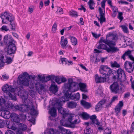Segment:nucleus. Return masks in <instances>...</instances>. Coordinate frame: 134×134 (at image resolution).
<instances>
[{"instance_id": "obj_1", "label": "nucleus", "mask_w": 134, "mask_h": 134, "mask_svg": "<svg viewBox=\"0 0 134 134\" xmlns=\"http://www.w3.org/2000/svg\"><path fill=\"white\" fill-rule=\"evenodd\" d=\"M77 84V83L73 82V79L71 78L68 79V83L64 84V86L66 90H67L66 91L65 90L63 91L64 96L65 99L66 97L68 98V101L69 98L75 101L79 100L80 95L79 93L76 94L72 93V92H74L77 90L75 89Z\"/></svg>"}, {"instance_id": "obj_2", "label": "nucleus", "mask_w": 134, "mask_h": 134, "mask_svg": "<svg viewBox=\"0 0 134 134\" xmlns=\"http://www.w3.org/2000/svg\"><path fill=\"white\" fill-rule=\"evenodd\" d=\"M18 85H20V87H17L15 88H13L11 85H9L6 84L4 85L2 87V90L5 93L7 94L9 96V99L16 100L17 99L15 96L12 95L10 92H15L19 96H21L25 93L26 91L24 89L23 86L24 85L21 86L19 83V80L17 81Z\"/></svg>"}, {"instance_id": "obj_3", "label": "nucleus", "mask_w": 134, "mask_h": 134, "mask_svg": "<svg viewBox=\"0 0 134 134\" xmlns=\"http://www.w3.org/2000/svg\"><path fill=\"white\" fill-rule=\"evenodd\" d=\"M0 17L2 19V22L3 24H7L8 22H10L12 26V30L14 31L15 30V24L13 22L15 18L12 14L5 11L2 14Z\"/></svg>"}, {"instance_id": "obj_4", "label": "nucleus", "mask_w": 134, "mask_h": 134, "mask_svg": "<svg viewBox=\"0 0 134 134\" xmlns=\"http://www.w3.org/2000/svg\"><path fill=\"white\" fill-rule=\"evenodd\" d=\"M109 53H114L119 51L117 47H115L116 42L118 39V35L115 31L109 33Z\"/></svg>"}, {"instance_id": "obj_5", "label": "nucleus", "mask_w": 134, "mask_h": 134, "mask_svg": "<svg viewBox=\"0 0 134 134\" xmlns=\"http://www.w3.org/2000/svg\"><path fill=\"white\" fill-rule=\"evenodd\" d=\"M19 79V83L20 85H24V86H28L29 85V79L34 80L35 79V77L32 76L31 75H29L26 72H24L21 75L18 76Z\"/></svg>"}, {"instance_id": "obj_6", "label": "nucleus", "mask_w": 134, "mask_h": 134, "mask_svg": "<svg viewBox=\"0 0 134 134\" xmlns=\"http://www.w3.org/2000/svg\"><path fill=\"white\" fill-rule=\"evenodd\" d=\"M109 34L107 35L106 39H105L103 37H101L99 41V44L98 45L97 48L99 49L105 50L108 52L109 53V48L107 46H109Z\"/></svg>"}, {"instance_id": "obj_7", "label": "nucleus", "mask_w": 134, "mask_h": 134, "mask_svg": "<svg viewBox=\"0 0 134 134\" xmlns=\"http://www.w3.org/2000/svg\"><path fill=\"white\" fill-rule=\"evenodd\" d=\"M117 74V79H119L120 75H122V74L124 75V78L125 79V74L124 71L121 69H118L116 71L113 69H111L109 68V76L113 75L112 78L113 79H116V76L114 74Z\"/></svg>"}, {"instance_id": "obj_8", "label": "nucleus", "mask_w": 134, "mask_h": 134, "mask_svg": "<svg viewBox=\"0 0 134 134\" xmlns=\"http://www.w3.org/2000/svg\"><path fill=\"white\" fill-rule=\"evenodd\" d=\"M8 46L7 51V54L11 55L14 54L16 51V48L15 43L10 44Z\"/></svg>"}, {"instance_id": "obj_9", "label": "nucleus", "mask_w": 134, "mask_h": 134, "mask_svg": "<svg viewBox=\"0 0 134 134\" xmlns=\"http://www.w3.org/2000/svg\"><path fill=\"white\" fill-rule=\"evenodd\" d=\"M32 104H30V105H31ZM18 107L16 109L15 111L16 110H19L23 112H25L26 111H29V108H30V104H24V105H16Z\"/></svg>"}, {"instance_id": "obj_10", "label": "nucleus", "mask_w": 134, "mask_h": 134, "mask_svg": "<svg viewBox=\"0 0 134 134\" xmlns=\"http://www.w3.org/2000/svg\"><path fill=\"white\" fill-rule=\"evenodd\" d=\"M4 41L5 44L8 46L10 44L14 43L16 42L12 36L9 35H7L4 36Z\"/></svg>"}, {"instance_id": "obj_11", "label": "nucleus", "mask_w": 134, "mask_h": 134, "mask_svg": "<svg viewBox=\"0 0 134 134\" xmlns=\"http://www.w3.org/2000/svg\"><path fill=\"white\" fill-rule=\"evenodd\" d=\"M110 88L112 92L115 94L118 93L119 89V85L118 82H114L110 86Z\"/></svg>"}, {"instance_id": "obj_12", "label": "nucleus", "mask_w": 134, "mask_h": 134, "mask_svg": "<svg viewBox=\"0 0 134 134\" xmlns=\"http://www.w3.org/2000/svg\"><path fill=\"white\" fill-rule=\"evenodd\" d=\"M68 101V98L66 97L65 98L64 96H62L61 97L59 98L57 100L55 103V105L57 106V108L58 109V108H62V102H65L66 101Z\"/></svg>"}, {"instance_id": "obj_13", "label": "nucleus", "mask_w": 134, "mask_h": 134, "mask_svg": "<svg viewBox=\"0 0 134 134\" xmlns=\"http://www.w3.org/2000/svg\"><path fill=\"white\" fill-rule=\"evenodd\" d=\"M133 51V50H130L128 49L127 51L125 52V53L122 55L121 57V58L125 60L126 59L125 56H127L128 58L131 60H133L134 59V57H133L131 54V52Z\"/></svg>"}, {"instance_id": "obj_14", "label": "nucleus", "mask_w": 134, "mask_h": 134, "mask_svg": "<svg viewBox=\"0 0 134 134\" xmlns=\"http://www.w3.org/2000/svg\"><path fill=\"white\" fill-rule=\"evenodd\" d=\"M106 101L107 100L105 98H104L99 101L95 107L96 111H98L101 110L103 107V105L104 104Z\"/></svg>"}, {"instance_id": "obj_15", "label": "nucleus", "mask_w": 134, "mask_h": 134, "mask_svg": "<svg viewBox=\"0 0 134 134\" xmlns=\"http://www.w3.org/2000/svg\"><path fill=\"white\" fill-rule=\"evenodd\" d=\"M95 81L96 83L104 82L107 79L104 77H99L97 74L95 75Z\"/></svg>"}, {"instance_id": "obj_16", "label": "nucleus", "mask_w": 134, "mask_h": 134, "mask_svg": "<svg viewBox=\"0 0 134 134\" xmlns=\"http://www.w3.org/2000/svg\"><path fill=\"white\" fill-rule=\"evenodd\" d=\"M4 104L5 106L14 111H15L16 109H17V108L18 107L16 105H14L12 104L11 102L10 101H8L6 102H5Z\"/></svg>"}, {"instance_id": "obj_17", "label": "nucleus", "mask_w": 134, "mask_h": 134, "mask_svg": "<svg viewBox=\"0 0 134 134\" xmlns=\"http://www.w3.org/2000/svg\"><path fill=\"white\" fill-rule=\"evenodd\" d=\"M49 113L51 115V116L50 117V119L51 120L54 121V119H53V118H54L57 115L55 108L54 107L51 108L49 111Z\"/></svg>"}, {"instance_id": "obj_18", "label": "nucleus", "mask_w": 134, "mask_h": 134, "mask_svg": "<svg viewBox=\"0 0 134 134\" xmlns=\"http://www.w3.org/2000/svg\"><path fill=\"white\" fill-rule=\"evenodd\" d=\"M90 118L92 122H91L90 124H96L98 126H100V123L98 122V120L97 119V117L95 115H93L91 116H90Z\"/></svg>"}, {"instance_id": "obj_19", "label": "nucleus", "mask_w": 134, "mask_h": 134, "mask_svg": "<svg viewBox=\"0 0 134 134\" xmlns=\"http://www.w3.org/2000/svg\"><path fill=\"white\" fill-rule=\"evenodd\" d=\"M50 90L53 93H55L58 91V88L55 83L52 82L50 88Z\"/></svg>"}, {"instance_id": "obj_20", "label": "nucleus", "mask_w": 134, "mask_h": 134, "mask_svg": "<svg viewBox=\"0 0 134 134\" xmlns=\"http://www.w3.org/2000/svg\"><path fill=\"white\" fill-rule=\"evenodd\" d=\"M58 110L59 113L62 115L63 118H65L69 114L67 111V110L64 108H58Z\"/></svg>"}, {"instance_id": "obj_21", "label": "nucleus", "mask_w": 134, "mask_h": 134, "mask_svg": "<svg viewBox=\"0 0 134 134\" xmlns=\"http://www.w3.org/2000/svg\"><path fill=\"white\" fill-rule=\"evenodd\" d=\"M27 96H25L24 94H23L20 96L22 99V102H24V104H28V103H29V104L30 105V104H32V102L27 98Z\"/></svg>"}, {"instance_id": "obj_22", "label": "nucleus", "mask_w": 134, "mask_h": 134, "mask_svg": "<svg viewBox=\"0 0 134 134\" xmlns=\"http://www.w3.org/2000/svg\"><path fill=\"white\" fill-rule=\"evenodd\" d=\"M11 119L12 121L16 123H18L20 120L18 115L14 113H12Z\"/></svg>"}, {"instance_id": "obj_23", "label": "nucleus", "mask_w": 134, "mask_h": 134, "mask_svg": "<svg viewBox=\"0 0 134 134\" xmlns=\"http://www.w3.org/2000/svg\"><path fill=\"white\" fill-rule=\"evenodd\" d=\"M44 134H59L58 130L53 128H51L49 131H46L44 132Z\"/></svg>"}, {"instance_id": "obj_24", "label": "nucleus", "mask_w": 134, "mask_h": 134, "mask_svg": "<svg viewBox=\"0 0 134 134\" xmlns=\"http://www.w3.org/2000/svg\"><path fill=\"white\" fill-rule=\"evenodd\" d=\"M13 122L12 121L5 120V125H6L8 128L14 130L15 127L13 126Z\"/></svg>"}, {"instance_id": "obj_25", "label": "nucleus", "mask_w": 134, "mask_h": 134, "mask_svg": "<svg viewBox=\"0 0 134 134\" xmlns=\"http://www.w3.org/2000/svg\"><path fill=\"white\" fill-rule=\"evenodd\" d=\"M61 41L60 43L62 47H65L68 43V40L66 38L64 39V36H62L61 37Z\"/></svg>"}, {"instance_id": "obj_26", "label": "nucleus", "mask_w": 134, "mask_h": 134, "mask_svg": "<svg viewBox=\"0 0 134 134\" xmlns=\"http://www.w3.org/2000/svg\"><path fill=\"white\" fill-rule=\"evenodd\" d=\"M29 112L30 115H35L37 114V111L34 108L33 103H32L31 105H30L29 108Z\"/></svg>"}, {"instance_id": "obj_27", "label": "nucleus", "mask_w": 134, "mask_h": 134, "mask_svg": "<svg viewBox=\"0 0 134 134\" xmlns=\"http://www.w3.org/2000/svg\"><path fill=\"white\" fill-rule=\"evenodd\" d=\"M77 103L73 101L69 102L67 103V106L69 108L72 109L76 108Z\"/></svg>"}, {"instance_id": "obj_28", "label": "nucleus", "mask_w": 134, "mask_h": 134, "mask_svg": "<svg viewBox=\"0 0 134 134\" xmlns=\"http://www.w3.org/2000/svg\"><path fill=\"white\" fill-rule=\"evenodd\" d=\"M81 104L87 109H88L91 107L90 103L87 102L83 100H81Z\"/></svg>"}, {"instance_id": "obj_29", "label": "nucleus", "mask_w": 134, "mask_h": 134, "mask_svg": "<svg viewBox=\"0 0 134 134\" xmlns=\"http://www.w3.org/2000/svg\"><path fill=\"white\" fill-rule=\"evenodd\" d=\"M60 122L61 124L64 126L71 127V128H74L75 127V124L71 123V124H69L67 123H66L65 121L63 120H60Z\"/></svg>"}, {"instance_id": "obj_30", "label": "nucleus", "mask_w": 134, "mask_h": 134, "mask_svg": "<svg viewBox=\"0 0 134 134\" xmlns=\"http://www.w3.org/2000/svg\"><path fill=\"white\" fill-rule=\"evenodd\" d=\"M79 116L83 120H87L90 118L89 115L85 112H83L82 113L80 114Z\"/></svg>"}, {"instance_id": "obj_31", "label": "nucleus", "mask_w": 134, "mask_h": 134, "mask_svg": "<svg viewBox=\"0 0 134 134\" xmlns=\"http://www.w3.org/2000/svg\"><path fill=\"white\" fill-rule=\"evenodd\" d=\"M19 129L18 130H21L22 132V131H24L26 130L27 129V126L26 125L22 123H20L19 125Z\"/></svg>"}, {"instance_id": "obj_32", "label": "nucleus", "mask_w": 134, "mask_h": 134, "mask_svg": "<svg viewBox=\"0 0 134 134\" xmlns=\"http://www.w3.org/2000/svg\"><path fill=\"white\" fill-rule=\"evenodd\" d=\"M38 78L42 83L46 82L48 81L47 79H46V77H45L44 76H42L40 75H38Z\"/></svg>"}, {"instance_id": "obj_33", "label": "nucleus", "mask_w": 134, "mask_h": 134, "mask_svg": "<svg viewBox=\"0 0 134 134\" xmlns=\"http://www.w3.org/2000/svg\"><path fill=\"white\" fill-rule=\"evenodd\" d=\"M4 56L3 54H0V66L1 67H3L4 66V64L5 63V60L4 59Z\"/></svg>"}, {"instance_id": "obj_34", "label": "nucleus", "mask_w": 134, "mask_h": 134, "mask_svg": "<svg viewBox=\"0 0 134 134\" xmlns=\"http://www.w3.org/2000/svg\"><path fill=\"white\" fill-rule=\"evenodd\" d=\"M133 42L132 41V40L130 38H127V42L126 43V44L127 46H130V47L132 48V49H133Z\"/></svg>"}, {"instance_id": "obj_35", "label": "nucleus", "mask_w": 134, "mask_h": 134, "mask_svg": "<svg viewBox=\"0 0 134 134\" xmlns=\"http://www.w3.org/2000/svg\"><path fill=\"white\" fill-rule=\"evenodd\" d=\"M5 134H15V133L13 131L10 130H8L6 131ZM16 134H23L21 130H19L17 132Z\"/></svg>"}, {"instance_id": "obj_36", "label": "nucleus", "mask_w": 134, "mask_h": 134, "mask_svg": "<svg viewBox=\"0 0 134 134\" xmlns=\"http://www.w3.org/2000/svg\"><path fill=\"white\" fill-rule=\"evenodd\" d=\"M111 66L112 68H119L120 67V65L118 64L116 61H114V63L112 62H110Z\"/></svg>"}, {"instance_id": "obj_37", "label": "nucleus", "mask_w": 134, "mask_h": 134, "mask_svg": "<svg viewBox=\"0 0 134 134\" xmlns=\"http://www.w3.org/2000/svg\"><path fill=\"white\" fill-rule=\"evenodd\" d=\"M71 41L72 44L74 46L77 44V40L76 38L74 37H70Z\"/></svg>"}, {"instance_id": "obj_38", "label": "nucleus", "mask_w": 134, "mask_h": 134, "mask_svg": "<svg viewBox=\"0 0 134 134\" xmlns=\"http://www.w3.org/2000/svg\"><path fill=\"white\" fill-rule=\"evenodd\" d=\"M88 4L89 6V8L91 10H93L94 9V8L92 7L93 5L95 4L93 0H90L88 2Z\"/></svg>"}, {"instance_id": "obj_39", "label": "nucleus", "mask_w": 134, "mask_h": 134, "mask_svg": "<svg viewBox=\"0 0 134 134\" xmlns=\"http://www.w3.org/2000/svg\"><path fill=\"white\" fill-rule=\"evenodd\" d=\"M120 27L122 29L124 33H128L129 32L128 28L126 26L124 25H121L120 26Z\"/></svg>"}, {"instance_id": "obj_40", "label": "nucleus", "mask_w": 134, "mask_h": 134, "mask_svg": "<svg viewBox=\"0 0 134 134\" xmlns=\"http://www.w3.org/2000/svg\"><path fill=\"white\" fill-rule=\"evenodd\" d=\"M56 77V76L53 75H51L46 76V79H47L48 81L50 80L53 81L54 80H55Z\"/></svg>"}, {"instance_id": "obj_41", "label": "nucleus", "mask_w": 134, "mask_h": 134, "mask_svg": "<svg viewBox=\"0 0 134 134\" xmlns=\"http://www.w3.org/2000/svg\"><path fill=\"white\" fill-rule=\"evenodd\" d=\"M13 59L10 57H6V60H5V62L7 63V64H8L11 63L13 61Z\"/></svg>"}, {"instance_id": "obj_42", "label": "nucleus", "mask_w": 134, "mask_h": 134, "mask_svg": "<svg viewBox=\"0 0 134 134\" xmlns=\"http://www.w3.org/2000/svg\"><path fill=\"white\" fill-rule=\"evenodd\" d=\"M99 71L101 74H102L103 75H104L105 76V77L106 78H109V74H108V72H106V73H104V72L105 71L103 70H102L101 69L99 70Z\"/></svg>"}, {"instance_id": "obj_43", "label": "nucleus", "mask_w": 134, "mask_h": 134, "mask_svg": "<svg viewBox=\"0 0 134 134\" xmlns=\"http://www.w3.org/2000/svg\"><path fill=\"white\" fill-rule=\"evenodd\" d=\"M20 117L21 120H25L26 118V114L23 113H20Z\"/></svg>"}, {"instance_id": "obj_44", "label": "nucleus", "mask_w": 134, "mask_h": 134, "mask_svg": "<svg viewBox=\"0 0 134 134\" xmlns=\"http://www.w3.org/2000/svg\"><path fill=\"white\" fill-rule=\"evenodd\" d=\"M69 15L70 16L77 17L78 16L77 12L75 11L72 10L71 12L70 11Z\"/></svg>"}, {"instance_id": "obj_45", "label": "nucleus", "mask_w": 134, "mask_h": 134, "mask_svg": "<svg viewBox=\"0 0 134 134\" xmlns=\"http://www.w3.org/2000/svg\"><path fill=\"white\" fill-rule=\"evenodd\" d=\"M99 10L100 17H102L104 16L105 15V12L104 13L103 12V9L100 7H99Z\"/></svg>"}, {"instance_id": "obj_46", "label": "nucleus", "mask_w": 134, "mask_h": 134, "mask_svg": "<svg viewBox=\"0 0 134 134\" xmlns=\"http://www.w3.org/2000/svg\"><path fill=\"white\" fill-rule=\"evenodd\" d=\"M80 89H85L86 88V84L83 83H80L79 84Z\"/></svg>"}, {"instance_id": "obj_47", "label": "nucleus", "mask_w": 134, "mask_h": 134, "mask_svg": "<svg viewBox=\"0 0 134 134\" xmlns=\"http://www.w3.org/2000/svg\"><path fill=\"white\" fill-rule=\"evenodd\" d=\"M121 108L117 106H116L115 108V113H116V115L118 116V113L120 112Z\"/></svg>"}, {"instance_id": "obj_48", "label": "nucleus", "mask_w": 134, "mask_h": 134, "mask_svg": "<svg viewBox=\"0 0 134 134\" xmlns=\"http://www.w3.org/2000/svg\"><path fill=\"white\" fill-rule=\"evenodd\" d=\"M60 130L61 131V133L63 134H66V129L61 126L59 127Z\"/></svg>"}, {"instance_id": "obj_49", "label": "nucleus", "mask_w": 134, "mask_h": 134, "mask_svg": "<svg viewBox=\"0 0 134 134\" xmlns=\"http://www.w3.org/2000/svg\"><path fill=\"white\" fill-rule=\"evenodd\" d=\"M57 24L56 23H55L53 25L52 28V31L53 32H55L57 30Z\"/></svg>"}, {"instance_id": "obj_50", "label": "nucleus", "mask_w": 134, "mask_h": 134, "mask_svg": "<svg viewBox=\"0 0 134 134\" xmlns=\"http://www.w3.org/2000/svg\"><path fill=\"white\" fill-rule=\"evenodd\" d=\"M122 15L123 13L122 12H119L118 18L120 20V21H121L124 19V18L122 16Z\"/></svg>"}, {"instance_id": "obj_51", "label": "nucleus", "mask_w": 134, "mask_h": 134, "mask_svg": "<svg viewBox=\"0 0 134 134\" xmlns=\"http://www.w3.org/2000/svg\"><path fill=\"white\" fill-rule=\"evenodd\" d=\"M97 18L98 20L100 21V23L101 24H102L103 22H104L105 21V19L104 16L102 17H100V18L97 17Z\"/></svg>"}, {"instance_id": "obj_52", "label": "nucleus", "mask_w": 134, "mask_h": 134, "mask_svg": "<svg viewBox=\"0 0 134 134\" xmlns=\"http://www.w3.org/2000/svg\"><path fill=\"white\" fill-rule=\"evenodd\" d=\"M96 94H97L98 95L100 96H102L103 95V92L102 90L99 89H98L96 91Z\"/></svg>"}, {"instance_id": "obj_53", "label": "nucleus", "mask_w": 134, "mask_h": 134, "mask_svg": "<svg viewBox=\"0 0 134 134\" xmlns=\"http://www.w3.org/2000/svg\"><path fill=\"white\" fill-rule=\"evenodd\" d=\"M61 61L63 64H68V62H69V61L65 58H63L61 59Z\"/></svg>"}, {"instance_id": "obj_54", "label": "nucleus", "mask_w": 134, "mask_h": 134, "mask_svg": "<svg viewBox=\"0 0 134 134\" xmlns=\"http://www.w3.org/2000/svg\"><path fill=\"white\" fill-rule=\"evenodd\" d=\"M5 120L0 119V128H3L5 126Z\"/></svg>"}, {"instance_id": "obj_55", "label": "nucleus", "mask_w": 134, "mask_h": 134, "mask_svg": "<svg viewBox=\"0 0 134 134\" xmlns=\"http://www.w3.org/2000/svg\"><path fill=\"white\" fill-rule=\"evenodd\" d=\"M120 76H121V77H120V79H117L118 80H118H120V85H121V86H123L124 85L122 83V82H124L126 80V78H125V79L124 75V76L123 77L124 78V79L123 80H122V75H120Z\"/></svg>"}, {"instance_id": "obj_56", "label": "nucleus", "mask_w": 134, "mask_h": 134, "mask_svg": "<svg viewBox=\"0 0 134 134\" xmlns=\"http://www.w3.org/2000/svg\"><path fill=\"white\" fill-rule=\"evenodd\" d=\"M106 1L107 0H103L100 3L101 5V7L102 8H103L104 9H105V3L106 2Z\"/></svg>"}, {"instance_id": "obj_57", "label": "nucleus", "mask_w": 134, "mask_h": 134, "mask_svg": "<svg viewBox=\"0 0 134 134\" xmlns=\"http://www.w3.org/2000/svg\"><path fill=\"white\" fill-rule=\"evenodd\" d=\"M55 81L57 83L59 84H60L61 83V78H60L57 76H56Z\"/></svg>"}, {"instance_id": "obj_58", "label": "nucleus", "mask_w": 134, "mask_h": 134, "mask_svg": "<svg viewBox=\"0 0 134 134\" xmlns=\"http://www.w3.org/2000/svg\"><path fill=\"white\" fill-rule=\"evenodd\" d=\"M101 69L105 71L106 72V70L109 69V68L107 66L102 65L101 66Z\"/></svg>"}, {"instance_id": "obj_59", "label": "nucleus", "mask_w": 134, "mask_h": 134, "mask_svg": "<svg viewBox=\"0 0 134 134\" xmlns=\"http://www.w3.org/2000/svg\"><path fill=\"white\" fill-rule=\"evenodd\" d=\"M5 101L4 99L0 97V105H1L5 103Z\"/></svg>"}, {"instance_id": "obj_60", "label": "nucleus", "mask_w": 134, "mask_h": 134, "mask_svg": "<svg viewBox=\"0 0 134 134\" xmlns=\"http://www.w3.org/2000/svg\"><path fill=\"white\" fill-rule=\"evenodd\" d=\"M126 71L129 73L132 72L133 71V69L132 68L129 67L128 68H127L126 70Z\"/></svg>"}, {"instance_id": "obj_61", "label": "nucleus", "mask_w": 134, "mask_h": 134, "mask_svg": "<svg viewBox=\"0 0 134 134\" xmlns=\"http://www.w3.org/2000/svg\"><path fill=\"white\" fill-rule=\"evenodd\" d=\"M1 29L3 31H7L9 30V29L7 28V26L5 25H3L2 26Z\"/></svg>"}, {"instance_id": "obj_62", "label": "nucleus", "mask_w": 134, "mask_h": 134, "mask_svg": "<svg viewBox=\"0 0 134 134\" xmlns=\"http://www.w3.org/2000/svg\"><path fill=\"white\" fill-rule=\"evenodd\" d=\"M29 94L32 97H33L34 96V92L33 90H31L29 91Z\"/></svg>"}, {"instance_id": "obj_63", "label": "nucleus", "mask_w": 134, "mask_h": 134, "mask_svg": "<svg viewBox=\"0 0 134 134\" xmlns=\"http://www.w3.org/2000/svg\"><path fill=\"white\" fill-rule=\"evenodd\" d=\"M57 11H58L59 14H63V9L60 7H58Z\"/></svg>"}, {"instance_id": "obj_64", "label": "nucleus", "mask_w": 134, "mask_h": 134, "mask_svg": "<svg viewBox=\"0 0 134 134\" xmlns=\"http://www.w3.org/2000/svg\"><path fill=\"white\" fill-rule=\"evenodd\" d=\"M11 114H10L4 115L3 117L6 119H8L11 117Z\"/></svg>"}]
</instances>
